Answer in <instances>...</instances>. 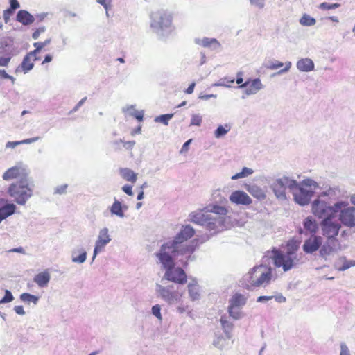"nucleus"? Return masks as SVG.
Listing matches in <instances>:
<instances>
[{
	"instance_id": "obj_57",
	"label": "nucleus",
	"mask_w": 355,
	"mask_h": 355,
	"mask_svg": "<svg viewBox=\"0 0 355 355\" xmlns=\"http://www.w3.org/2000/svg\"><path fill=\"white\" fill-rule=\"evenodd\" d=\"M223 81H224V83H221L220 84L221 85H224L226 87H230V84H232L234 83V79L232 78V79L229 80V79L225 78L223 80Z\"/></svg>"
},
{
	"instance_id": "obj_51",
	"label": "nucleus",
	"mask_w": 355,
	"mask_h": 355,
	"mask_svg": "<svg viewBox=\"0 0 355 355\" xmlns=\"http://www.w3.org/2000/svg\"><path fill=\"white\" fill-rule=\"evenodd\" d=\"M273 298L275 300L276 302L279 303H283L286 302V297L281 294L273 296Z\"/></svg>"
},
{
	"instance_id": "obj_54",
	"label": "nucleus",
	"mask_w": 355,
	"mask_h": 355,
	"mask_svg": "<svg viewBox=\"0 0 355 355\" xmlns=\"http://www.w3.org/2000/svg\"><path fill=\"white\" fill-rule=\"evenodd\" d=\"M272 299H273V296H259L257 298V301L258 302H265V301H269Z\"/></svg>"
},
{
	"instance_id": "obj_36",
	"label": "nucleus",
	"mask_w": 355,
	"mask_h": 355,
	"mask_svg": "<svg viewBox=\"0 0 355 355\" xmlns=\"http://www.w3.org/2000/svg\"><path fill=\"white\" fill-rule=\"evenodd\" d=\"M283 66H284L283 62L278 61V60H274V61L269 62L266 67L269 69L275 70V69H277Z\"/></svg>"
},
{
	"instance_id": "obj_56",
	"label": "nucleus",
	"mask_w": 355,
	"mask_h": 355,
	"mask_svg": "<svg viewBox=\"0 0 355 355\" xmlns=\"http://www.w3.org/2000/svg\"><path fill=\"white\" fill-rule=\"evenodd\" d=\"M243 73L242 72H238L236 74V83L241 85H243V80L242 78Z\"/></svg>"
},
{
	"instance_id": "obj_17",
	"label": "nucleus",
	"mask_w": 355,
	"mask_h": 355,
	"mask_svg": "<svg viewBox=\"0 0 355 355\" xmlns=\"http://www.w3.org/2000/svg\"><path fill=\"white\" fill-rule=\"evenodd\" d=\"M157 292L159 293L160 296L169 304H172L175 301L179 300L182 296L181 295L178 297L177 293L172 292L168 288L160 285L157 286Z\"/></svg>"
},
{
	"instance_id": "obj_45",
	"label": "nucleus",
	"mask_w": 355,
	"mask_h": 355,
	"mask_svg": "<svg viewBox=\"0 0 355 355\" xmlns=\"http://www.w3.org/2000/svg\"><path fill=\"white\" fill-rule=\"evenodd\" d=\"M352 266H355V261H346L343 263V265L342 268H340V270H347V269H348V268H349L350 267H352Z\"/></svg>"
},
{
	"instance_id": "obj_29",
	"label": "nucleus",
	"mask_w": 355,
	"mask_h": 355,
	"mask_svg": "<svg viewBox=\"0 0 355 355\" xmlns=\"http://www.w3.org/2000/svg\"><path fill=\"white\" fill-rule=\"evenodd\" d=\"M20 300L26 304L33 303V304H37L39 297L28 293H24L21 294Z\"/></svg>"
},
{
	"instance_id": "obj_10",
	"label": "nucleus",
	"mask_w": 355,
	"mask_h": 355,
	"mask_svg": "<svg viewBox=\"0 0 355 355\" xmlns=\"http://www.w3.org/2000/svg\"><path fill=\"white\" fill-rule=\"evenodd\" d=\"M296 186V181L286 177L277 179L272 184V190L278 199H286V190H293Z\"/></svg>"
},
{
	"instance_id": "obj_38",
	"label": "nucleus",
	"mask_w": 355,
	"mask_h": 355,
	"mask_svg": "<svg viewBox=\"0 0 355 355\" xmlns=\"http://www.w3.org/2000/svg\"><path fill=\"white\" fill-rule=\"evenodd\" d=\"M14 297L12 294L8 290L5 291L4 297L0 300V304L10 302L13 300Z\"/></svg>"
},
{
	"instance_id": "obj_11",
	"label": "nucleus",
	"mask_w": 355,
	"mask_h": 355,
	"mask_svg": "<svg viewBox=\"0 0 355 355\" xmlns=\"http://www.w3.org/2000/svg\"><path fill=\"white\" fill-rule=\"evenodd\" d=\"M246 298L244 295L236 293L230 300L228 306V312L231 317L237 320L241 318V313L238 310L240 307L245 304Z\"/></svg>"
},
{
	"instance_id": "obj_61",
	"label": "nucleus",
	"mask_w": 355,
	"mask_h": 355,
	"mask_svg": "<svg viewBox=\"0 0 355 355\" xmlns=\"http://www.w3.org/2000/svg\"><path fill=\"white\" fill-rule=\"evenodd\" d=\"M53 59V57L51 55H46L44 57V60L42 62V64H44L46 63L50 62Z\"/></svg>"
},
{
	"instance_id": "obj_2",
	"label": "nucleus",
	"mask_w": 355,
	"mask_h": 355,
	"mask_svg": "<svg viewBox=\"0 0 355 355\" xmlns=\"http://www.w3.org/2000/svg\"><path fill=\"white\" fill-rule=\"evenodd\" d=\"M228 209L218 205H209L202 209L192 212L190 214L191 222L205 226L214 233H218L227 228Z\"/></svg>"
},
{
	"instance_id": "obj_59",
	"label": "nucleus",
	"mask_w": 355,
	"mask_h": 355,
	"mask_svg": "<svg viewBox=\"0 0 355 355\" xmlns=\"http://www.w3.org/2000/svg\"><path fill=\"white\" fill-rule=\"evenodd\" d=\"M134 116L135 119H137L139 121H141L143 120L144 114L141 112H136L134 114Z\"/></svg>"
},
{
	"instance_id": "obj_35",
	"label": "nucleus",
	"mask_w": 355,
	"mask_h": 355,
	"mask_svg": "<svg viewBox=\"0 0 355 355\" xmlns=\"http://www.w3.org/2000/svg\"><path fill=\"white\" fill-rule=\"evenodd\" d=\"M340 6V4L339 3H328L327 2H324L320 4L319 8L322 10H331V9H335Z\"/></svg>"
},
{
	"instance_id": "obj_32",
	"label": "nucleus",
	"mask_w": 355,
	"mask_h": 355,
	"mask_svg": "<svg viewBox=\"0 0 355 355\" xmlns=\"http://www.w3.org/2000/svg\"><path fill=\"white\" fill-rule=\"evenodd\" d=\"M253 173V171L247 167H244L242 169V171L240 173H237L233 176H232V180H237L240 178H243L251 175Z\"/></svg>"
},
{
	"instance_id": "obj_50",
	"label": "nucleus",
	"mask_w": 355,
	"mask_h": 355,
	"mask_svg": "<svg viewBox=\"0 0 355 355\" xmlns=\"http://www.w3.org/2000/svg\"><path fill=\"white\" fill-rule=\"evenodd\" d=\"M0 78L10 79L14 81L15 78L8 75L5 70H0Z\"/></svg>"
},
{
	"instance_id": "obj_39",
	"label": "nucleus",
	"mask_w": 355,
	"mask_h": 355,
	"mask_svg": "<svg viewBox=\"0 0 355 355\" xmlns=\"http://www.w3.org/2000/svg\"><path fill=\"white\" fill-rule=\"evenodd\" d=\"M86 257H87L86 252H83L78 257H73L72 259V261L73 262H77V263H83L86 259Z\"/></svg>"
},
{
	"instance_id": "obj_24",
	"label": "nucleus",
	"mask_w": 355,
	"mask_h": 355,
	"mask_svg": "<svg viewBox=\"0 0 355 355\" xmlns=\"http://www.w3.org/2000/svg\"><path fill=\"white\" fill-rule=\"evenodd\" d=\"M50 277L49 272L45 270L36 275L33 280L39 286L44 287L48 284Z\"/></svg>"
},
{
	"instance_id": "obj_15",
	"label": "nucleus",
	"mask_w": 355,
	"mask_h": 355,
	"mask_svg": "<svg viewBox=\"0 0 355 355\" xmlns=\"http://www.w3.org/2000/svg\"><path fill=\"white\" fill-rule=\"evenodd\" d=\"M321 245L322 237L313 235L304 241L303 250L306 253H313L317 251Z\"/></svg>"
},
{
	"instance_id": "obj_60",
	"label": "nucleus",
	"mask_w": 355,
	"mask_h": 355,
	"mask_svg": "<svg viewBox=\"0 0 355 355\" xmlns=\"http://www.w3.org/2000/svg\"><path fill=\"white\" fill-rule=\"evenodd\" d=\"M291 67V63L290 62H288L285 64V67L282 69L279 73H284L288 71Z\"/></svg>"
},
{
	"instance_id": "obj_4",
	"label": "nucleus",
	"mask_w": 355,
	"mask_h": 355,
	"mask_svg": "<svg viewBox=\"0 0 355 355\" xmlns=\"http://www.w3.org/2000/svg\"><path fill=\"white\" fill-rule=\"evenodd\" d=\"M194 234L195 230L191 226L185 225L173 241L163 244L160 250L169 252L173 257L191 254L194 250L193 246L182 243L193 237Z\"/></svg>"
},
{
	"instance_id": "obj_13",
	"label": "nucleus",
	"mask_w": 355,
	"mask_h": 355,
	"mask_svg": "<svg viewBox=\"0 0 355 355\" xmlns=\"http://www.w3.org/2000/svg\"><path fill=\"white\" fill-rule=\"evenodd\" d=\"M172 17L171 15L166 12H157L153 16L151 26L156 28L164 29L171 26Z\"/></svg>"
},
{
	"instance_id": "obj_48",
	"label": "nucleus",
	"mask_w": 355,
	"mask_h": 355,
	"mask_svg": "<svg viewBox=\"0 0 355 355\" xmlns=\"http://www.w3.org/2000/svg\"><path fill=\"white\" fill-rule=\"evenodd\" d=\"M192 141V139H189L188 141H187L182 146L181 150H180V153H187L189 150V144H191V142Z\"/></svg>"
},
{
	"instance_id": "obj_63",
	"label": "nucleus",
	"mask_w": 355,
	"mask_h": 355,
	"mask_svg": "<svg viewBox=\"0 0 355 355\" xmlns=\"http://www.w3.org/2000/svg\"><path fill=\"white\" fill-rule=\"evenodd\" d=\"M220 322L223 328L230 326L227 320L223 318H220Z\"/></svg>"
},
{
	"instance_id": "obj_52",
	"label": "nucleus",
	"mask_w": 355,
	"mask_h": 355,
	"mask_svg": "<svg viewBox=\"0 0 355 355\" xmlns=\"http://www.w3.org/2000/svg\"><path fill=\"white\" fill-rule=\"evenodd\" d=\"M97 2L101 4L106 10L108 9L111 2L108 0H97Z\"/></svg>"
},
{
	"instance_id": "obj_23",
	"label": "nucleus",
	"mask_w": 355,
	"mask_h": 355,
	"mask_svg": "<svg viewBox=\"0 0 355 355\" xmlns=\"http://www.w3.org/2000/svg\"><path fill=\"white\" fill-rule=\"evenodd\" d=\"M297 67L301 71H311L314 69V63L309 58H302L297 62Z\"/></svg>"
},
{
	"instance_id": "obj_21",
	"label": "nucleus",
	"mask_w": 355,
	"mask_h": 355,
	"mask_svg": "<svg viewBox=\"0 0 355 355\" xmlns=\"http://www.w3.org/2000/svg\"><path fill=\"white\" fill-rule=\"evenodd\" d=\"M246 190L254 197L258 200H263L266 198L265 191L256 184H250L246 186Z\"/></svg>"
},
{
	"instance_id": "obj_41",
	"label": "nucleus",
	"mask_w": 355,
	"mask_h": 355,
	"mask_svg": "<svg viewBox=\"0 0 355 355\" xmlns=\"http://www.w3.org/2000/svg\"><path fill=\"white\" fill-rule=\"evenodd\" d=\"M228 130H226L222 125H220L215 131V137L219 138L225 135L227 132Z\"/></svg>"
},
{
	"instance_id": "obj_12",
	"label": "nucleus",
	"mask_w": 355,
	"mask_h": 355,
	"mask_svg": "<svg viewBox=\"0 0 355 355\" xmlns=\"http://www.w3.org/2000/svg\"><path fill=\"white\" fill-rule=\"evenodd\" d=\"M293 193L297 203L300 205H305L310 202L313 195V191L306 189L304 187H297L296 184V186L293 189Z\"/></svg>"
},
{
	"instance_id": "obj_26",
	"label": "nucleus",
	"mask_w": 355,
	"mask_h": 355,
	"mask_svg": "<svg viewBox=\"0 0 355 355\" xmlns=\"http://www.w3.org/2000/svg\"><path fill=\"white\" fill-rule=\"evenodd\" d=\"M188 291L190 297L192 300H196L199 298V287L196 280H193L192 282H190L188 286Z\"/></svg>"
},
{
	"instance_id": "obj_31",
	"label": "nucleus",
	"mask_w": 355,
	"mask_h": 355,
	"mask_svg": "<svg viewBox=\"0 0 355 355\" xmlns=\"http://www.w3.org/2000/svg\"><path fill=\"white\" fill-rule=\"evenodd\" d=\"M51 38L45 40L44 42H35L33 44L34 47L35 48L33 51L31 52L33 53L35 55H37V53H38L41 50L49 44L51 43Z\"/></svg>"
},
{
	"instance_id": "obj_46",
	"label": "nucleus",
	"mask_w": 355,
	"mask_h": 355,
	"mask_svg": "<svg viewBox=\"0 0 355 355\" xmlns=\"http://www.w3.org/2000/svg\"><path fill=\"white\" fill-rule=\"evenodd\" d=\"M10 56L8 57H1L0 58V66L6 67L10 61Z\"/></svg>"
},
{
	"instance_id": "obj_3",
	"label": "nucleus",
	"mask_w": 355,
	"mask_h": 355,
	"mask_svg": "<svg viewBox=\"0 0 355 355\" xmlns=\"http://www.w3.org/2000/svg\"><path fill=\"white\" fill-rule=\"evenodd\" d=\"M320 228L326 241L321 246L320 254L322 257H326L340 248L337 236L341 229V225L331 217L322 220L320 223Z\"/></svg>"
},
{
	"instance_id": "obj_47",
	"label": "nucleus",
	"mask_w": 355,
	"mask_h": 355,
	"mask_svg": "<svg viewBox=\"0 0 355 355\" xmlns=\"http://www.w3.org/2000/svg\"><path fill=\"white\" fill-rule=\"evenodd\" d=\"M122 142L123 144V147L130 150H131L133 148V147L135 144V141H122Z\"/></svg>"
},
{
	"instance_id": "obj_6",
	"label": "nucleus",
	"mask_w": 355,
	"mask_h": 355,
	"mask_svg": "<svg viewBox=\"0 0 355 355\" xmlns=\"http://www.w3.org/2000/svg\"><path fill=\"white\" fill-rule=\"evenodd\" d=\"M300 243L295 240H290L286 244V252L277 251L274 254L273 261L276 267H282L284 271L294 268L298 262L296 252L299 249Z\"/></svg>"
},
{
	"instance_id": "obj_30",
	"label": "nucleus",
	"mask_w": 355,
	"mask_h": 355,
	"mask_svg": "<svg viewBox=\"0 0 355 355\" xmlns=\"http://www.w3.org/2000/svg\"><path fill=\"white\" fill-rule=\"evenodd\" d=\"M110 211L112 214H115L119 217L123 216V212L121 207V204L119 201L115 200L112 204Z\"/></svg>"
},
{
	"instance_id": "obj_27",
	"label": "nucleus",
	"mask_w": 355,
	"mask_h": 355,
	"mask_svg": "<svg viewBox=\"0 0 355 355\" xmlns=\"http://www.w3.org/2000/svg\"><path fill=\"white\" fill-rule=\"evenodd\" d=\"M304 227L311 234H315L318 228L316 221L311 217H308L304 220Z\"/></svg>"
},
{
	"instance_id": "obj_18",
	"label": "nucleus",
	"mask_w": 355,
	"mask_h": 355,
	"mask_svg": "<svg viewBox=\"0 0 355 355\" xmlns=\"http://www.w3.org/2000/svg\"><path fill=\"white\" fill-rule=\"evenodd\" d=\"M241 88H246L245 92L247 94H254L258 92L262 88V84L259 78L249 80L245 82L243 85H239Z\"/></svg>"
},
{
	"instance_id": "obj_5",
	"label": "nucleus",
	"mask_w": 355,
	"mask_h": 355,
	"mask_svg": "<svg viewBox=\"0 0 355 355\" xmlns=\"http://www.w3.org/2000/svg\"><path fill=\"white\" fill-rule=\"evenodd\" d=\"M160 262L166 269L164 278L170 282L178 284H184L187 281V276L184 270L180 268H175L173 259L171 255V252L160 250L157 254Z\"/></svg>"
},
{
	"instance_id": "obj_28",
	"label": "nucleus",
	"mask_w": 355,
	"mask_h": 355,
	"mask_svg": "<svg viewBox=\"0 0 355 355\" xmlns=\"http://www.w3.org/2000/svg\"><path fill=\"white\" fill-rule=\"evenodd\" d=\"M39 139H40L39 137H33V138H30V139H26L21 140V141H8L6 144V147L7 148H15L18 145H20V144H29L35 142V141H38Z\"/></svg>"
},
{
	"instance_id": "obj_53",
	"label": "nucleus",
	"mask_w": 355,
	"mask_h": 355,
	"mask_svg": "<svg viewBox=\"0 0 355 355\" xmlns=\"http://www.w3.org/2000/svg\"><path fill=\"white\" fill-rule=\"evenodd\" d=\"M340 355H349L348 348L345 344L341 345V352Z\"/></svg>"
},
{
	"instance_id": "obj_9",
	"label": "nucleus",
	"mask_w": 355,
	"mask_h": 355,
	"mask_svg": "<svg viewBox=\"0 0 355 355\" xmlns=\"http://www.w3.org/2000/svg\"><path fill=\"white\" fill-rule=\"evenodd\" d=\"M336 213L339 212L338 219L346 227H355V207L349 206L346 202L336 203Z\"/></svg>"
},
{
	"instance_id": "obj_37",
	"label": "nucleus",
	"mask_w": 355,
	"mask_h": 355,
	"mask_svg": "<svg viewBox=\"0 0 355 355\" xmlns=\"http://www.w3.org/2000/svg\"><path fill=\"white\" fill-rule=\"evenodd\" d=\"M202 123V117L199 114H193L191 119V125L200 126Z\"/></svg>"
},
{
	"instance_id": "obj_62",
	"label": "nucleus",
	"mask_w": 355,
	"mask_h": 355,
	"mask_svg": "<svg viewBox=\"0 0 355 355\" xmlns=\"http://www.w3.org/2000/svg\"><path fill=\"white\" fill-rule=\"evenodd\" d=\"M264 0H251L252 3L256 4L260 7L263 6Z\"/></svg>"
},
{
	"instance_id": "obj_25",
	"label": "nucleus",
	"mask_w": 355,
	"mask_h": 355,
	"mask_svg": "<svg viewBox=\"0 0 355 355\" xmlns=\"http://www.w3.org/2000/svg\"><path fill=\"white\" fill-rule=\"evenodd\" d=\"M119 173L126 181L135 183L137 180V174L128 168H121L119 169Z\"/></svg>"
},
{
	"instance_id": "obj_58",
	"label": "nucleus",
	"mask_w": 355,
	"mask_h": 355,
	"mask_svg": "<svg viewBox=\"0 0 355 355\" xmlns=\"http://www.w3.org/2000/svg\"><path fill=\"white\" fill-rule=\"evenodd\" d=\"M195 85H196V83H192L189 87L188 88L185 90V92L187 94H192L193 92V90H194V87H195Z\"/></svg>"
},
{
	"instance_id": "obj_16",
	"label": "nucleus",
	"mask_w": 355,
	"mask_h": 355,
	"mask_svg": "<svg viewBox=\"0 0 355 355\" xmlns=\"http://www.w3.org/2000/svg\"><path fill=\"white\" fill-rule=\"evenodd\" d=\"M230 200L236 205H249L252 203V199L243 191H235L230 196Z\"/></svg>"
},
{
	"instance_id": "obj_40",
	"label": "nucleus",
	"mask_w": 355,
	"mask_h": 355,
	"mask_svg": "<svg viewBox=\"0 0 355 355\" xmlns=\"http://www.w3.org/2000/svg\"><path fill=\"white\" fill-rule=\"evenodd\" d=\"M160 306L158 304L154 305L152 307V313L153 314L156 316L159 320H162V314L160 312Z\"/></svg>"
},
{
	"instance_id": "obj_20",
	"label": "nucleus",
	"mask_w": 355,
	"mask_h": 355,
	"mask_svg": "<svg viewBox=\"0 0 355 355\" xmlns=\"http://www.w3.org/2000/svg\"><path fill=\"white\" fill-rule=\"evenodd\" d=\"M16 19L25 26L31 25L35 21L34 17L25 10H21L17 12Z\"/></svg>"
},
{
	"instance_id": "obj_22",
	"label": "nucleus",
	"mask_w": 355,
	"mask_h": 355,
	"mask_svg": "<svg viewBox=\"0 0 355 355\" xmlns=\"http://www.w3.org/2000/svg\"><path fill=\"white\" fill-rule=\"evenodd\" d=\"M16 205L13 203H8L0 207V223L7 217L15 212Z\"/></svg>"
},
{
	"instance_id": "obj_49",
	"label": "nucleus",
	"mask_w": 355,
	"mask_h": 355,
	"mask_svg": "<svg viewBox=\"0 0 355 355\" xmlns=\"http://www.w3.org/2000/svg\"><path fill=\"white\" fill-rule=\"evenodd\" d=\"M132 186L125 184L122 187V190L128 196H132Z\"/></svg>"
},
{
	"instance_id": "obj_42",
	"label": "nucleus",
	"mask_w": 355,
	"mask_h": 355,
	"mask_svg": "<svg viewBox=\"0 0 355 355\" xmlns=\"http://www.w3.org/2000/svg\"><path fill=\"white\" fill-rule=\"evenodd\" d=\"M45 31V28L44 27H40L38 28L37 29H36L33 35H32V37L34 40H37L39 38L40 35L41 33H44Z\"/></svg>"
},
{
	"instance_id": "obj_14",
	"label": "nucleus",
	"mask_w": 355,
	"mask_h": 355,
	"mask_svg": "<svg viewBox=\"0 0 355 355\" xmlns=\"http://www.w3.org/2000/svg\"><path fill=\"white\" fill-rule=\"evenodd\" d=\"M110 235L108 234V230L104 228L99 232L98 239L96 242L95 248L94 250L93 259L95 258L96 254L101 252L104 247L110 241Z\"/></svg>"
},
{
	"instance_id": "obj_33",
	"label": "nucleus",
	"mask_w": 355,
	"mask_h": 355,
	"mask_svg": "<svg viewBox=\"0 0 355 355\" xmlns=\"http://www.w3.org/2000/svg\"><path fill=\"white\" fill-rule=\"evenodd\" d=\"M300 22L303 26H313L316 23V20L308 15H304Z\"/></svg>"
},
{
	"instance_id": "obj_1",
	"label": "nucleus",
	"mask_w": 355,
	"mask_h": 355,
	"mask_svg": "<svg viewBox=\"0 0 355 355\" xmlns=\"http://www.w3.org/2000/svg\"><path fill=\"white\" fill-rule=\"evenodd\" d=\"M3 180H16L7 189L8 196L17 204L24 205L33 196L34 184L30 181L28 170L16 165L6 170L2 175Z\"/></svg>"
},
{
	"instance_id": "obj_7",
	"label": "nucleus",
	"mask_w": 355,
	"mask_h": 355,
	"mask_svg": "<svg viewBox=\"0 0 355 355\" xmlns=\"http://www.w3.org/2000/svg\"><path fill=\"white\" fill-rule=\"evenodd\" d=\"M272 278V268L261 264L252 268L245 276L244 281L246 288L251 289L270 284Z\"/></svg>"
},
{
	"instance_id": "obj_64",
	"label": "nucleus",
	"mask_w": 355,
	"mask_h": 355,
	"mask_svg": "<svg viewBox=\"0 0 355 355\" xmlns=\"http://www.w3.org/2000/svg\"><path fill=\"white\" fill-rule=\"evenodd\" d=\"M10 252H19V253H24V249L21 247L13 248L10 250Z\"/></svg>"
},
{
	"instance_id": "obj_55",
	"label": "nucleus",
	"mask_w": 355,
	"mask_h": 355,
	"mask_svg": "<svg viewBox=\"0 0 355 355\" xmlns=\"http://www.w3.org/2000/svg\"><path fill=\"white\" fill-rule=\"evenodd\" d=\"M14 309H15L16 313H17L19 315H22L25 314V311H24L22 306H16Z\"/></svg>"
},
{
	"instance_id": "obj_44",
	"label": "nucleus",
	"mask_w": 355,
	"mask_h": 355,
	"mask_svg": "<svg viewBox=\"0 0 355 355\" xmlns=\"http://www.w3.org/2000/svg\"><path fill=\"white\" fill-rule=\"evenodd\" d=\"M20 7L19 3L17 0H10V8L12 11H15L16 9H18Z\"/></svg>"
},
{
	"instance_id": "obj_8",
	"label": "nucleus",
	"mask_w": 355,
	"mask_h": 355,
	"mask_svg": "<svg viewBox=\"0 0 355 355\" xmlns=\"http://www.w3.org/2000/svg\"><path fill=\"white\" fill-rule=\"evenodd\" d=\"M328 196L326 194L321 195L315 200L312 204V212L319 218L334 217L336 214V203L331 206L327 202Z\"/></svg>"
},
{
	"instance_id": "obj_34",
	"label": "nucleus",
	"mask_w": 355,
	"mask_h": 355,
	"mask_svg": "<svg viewBox=\"0 0 355 355\" xmlns=\"http://www.w3.org/2000/svg\"><path fill=\"white\" fill-rule=\"evenodd\" d=\"M173 114L160 115L159 116L156 118L155 121L161 122L164 125H168V121L173 117Z\"/></svg>"
},
{
	"instance_id": "obj_43",
	"label": "nucleus",
	"mask_w": 355,
	"mask_h": 355,
	"mask_svg": "<svg viewBox=\"0 0 355 355\" xmlns=\"http://www.w3.org/2000/svg\"><path fill=\"white\" fill-rule=\"evenodd\" d=\"M14 13V11L11 10L10 9L8 8L3 11V19L5 22H8L10 19V16Z\"/></svg>"
},
{
	"instance_id": "obj_19",
	"label": "nucleus",
	"mask_w": 355,
	"mask_h": 355,
	"mask_svg": "<svg viewBox=\"0 0 355 355\" xmlns=\"http://www.w3.org/2000/svg\"><path fill=\"white\" fill-rule=\"evenodd\" d=\"M39 59L40 58L31 51L25 55L19 67L26 73L33 68L34 62Z\"/></svg>"
}]
</instances>
